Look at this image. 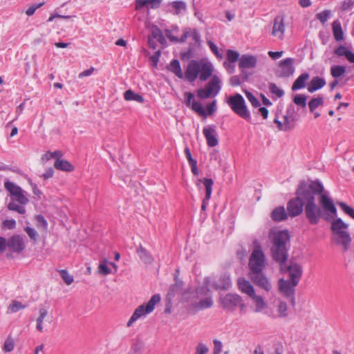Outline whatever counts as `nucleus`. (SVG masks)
Masks as SVG:
<instances>
[{
  "mask_svg": "<svg viewBox=\"0 0 354 354\" xmlns=\"http://www.w3.org/2000/svg\"><path fill=\"white\" fill-rule=\"evenodd\" d=\"M295 194L305 203L306 217L312 225H317L323 214L322 208L315 203L316 196L319 197V203L328 215L335 216L337 214L333 199L329 197L328 193L324 190V185L318 180L301 181Z\"/></svg>",
  "mask_w": 354,
  "mask_h": 354,
  "instance_id": "obj_1",
  "label": "nucleus"
},
{
  "mask_svg": "<svg viewBox=\"0 0 354 354\" xmlns=\"http://www.w3.org/2000/svg\"><path fill=\"white\" fill-rule=\"evenodd\" d=\"M269 239L271 242V255L277 263H286L290 248V236L288 230L270 231Z\"/></svg>",
  "mask_w": 354,
  "mask_h": 354,
  "instance_id": "obj_2",
  "label": "nucleus"
},
{
  "mask_svg": "<svg viewBox=\"0 0 354 354\" xmlns=\"http://www.w3.org/2000/svg\"><path fill=\"white\" fill-rule=\"evenodd\" d=\"M213 66L210 62L201 63L197 60H191L183 73L184 78L189 82H194L198 77L201 81H206L213 73Z\"/></svg>",
  "mask_w": 354,
  "mask_h": 354,
  "instance_id": "obj_3",
  "label": "nucleus"
},
{
  "mask_svg": "<svg viewBox=\"0 0 354 354\" xmlns=\"http://www.w3.org/2000/svg\"><path fill=\"white\" fill-rule=\"evenodd\" d=\"M348 227V225L340 218L334 220L330 226L333 234L332 241L335 244L342 245L344 252L349 249L352 241L350 233L347 231Z\"/></svg>",
  "mask_w": 354,
  "mask_h": 354,
  "instance_id": "obj_4",
  "label": "nucleus"
},
{
  "mask_svg": "<svg viewBox=\"0 0 354 354\" xmlns=\"http://www.w3.org/2000/svg\"><path fill=\"white\" fill-rule=\"evenodd\" d=\"M209 286L216 290H228L231 286L230 277L229 275L224 274L221 275L212 283L211 282L210 277H205L204 279V285L202 287L197 288L196 292L198 294L207 295V292L209 291Z\"/></svg>",
  "mask_w": 354,
  "mask_h": 354,
  "instance_id": "obj_5",
  "label": "nucleus"
},
{
  "mask_svg": "<svg viewBox=\"0 0 354 354\" xmlns=\"http://www.w3.org/2000/svg\"><path fill=\"white\" fill-rule=\"evenodd\" d=\"M227 103L237 115L248 122L251 120L250 111L247 108L243 97L241 94L236 93L231 95L227 100Z\"/></svg>",
  "mask_w": 354,
  "mask_h": 354,
  "instance_id": "obj_6",
  "label": "nucleus"
},
{
  "mask_svg": "<svg viewBox=\"0 0 354 354\" xmlns=\"http://www.w3.org/2000/svg\"><path fill=\"white\" fill-rule=\"evenodd\" d=\"M160 295L159 294H155L151 297L146 305L142 304L139 306L134 310L133 315L128 321L127 326L128 327L131 326L133 322L137 321L139 318L151 313L154 310L155 306L160 301Z\"/></svg>",
  "mask_w": 354,
  "mask_h": 354,
  "instance_id": "obj_7",
  "label": "nucleus"
},
{
  "mask_svg": "<svg viewBox=\"0 0 354 354\" xmlns=\"http://www.w3.org/2000/svg\"><path fill=\"white\" fill-rule=\"evenodd\" d=\"M250 274L261 272L266 267V256L261 247H257L252 251L248 262Z\"/></svg>",
  "mask_w": 354,
  "mask_h": 354,
  "instance_id": "obj_8",
  "label": "nucleus"
},
{
  "mask_svg": "<svg viewBox=\"0 0 354 354\" xmlns=\"http://www.w3.org/2000/svg\"><path fill=\"white\" fill-rule=\"evenodd\" d=\"M165 34L167 38L174 42H178V43H185L188 37H191L194 43H192V44L199 47L201 45V37L198 31L194 28H185L183 29V33L182 36L178 38L177 37L173 36L171 34V30L166 29L165 30Z\"/></svg>",
  "mask_w": 354,
  "mask_h": 354,
  "instance_id": "obj_9",
  "label": "nucleus"
},
{
  "mask_svg": "<svg viewBox=\"0 0 354 354\" xmlns=\"http://www.w3.org/2000/svg\"><path fill=\"white\" fill-rule=\"evenodd\" d=\"M221 82L218 77L214 75L211 80L205 86L197 90L196 94L199 99L203 100L210 97H215L219 93Z\"/></svg>",
  "mask_w": 354,
  "mask_h": 354,
  "instance_id": "obj_10",
  "label": "nucleus"
},
{
  "mask_svg": "<svg viewBox=\"0 0 354 354\" xmlns=\"http://www.w3.org/2000/svg\"><path fill=\"white\" fill-rule=\"evenodd\" d=\"M280 271L282 273H288L289 279L288 280L292 281L294 285H298L303 273L301 266L295 262H290L288 265L286 263L279 264Z\"/></svg>",
  "mask_w": 354,
  "mask_h": 354,
  "instance_id": "obj_11",
  "label": "nucleus"
},
{
  "mask_svg": "<svg viewBox=\"0 0 354 354\" xmlns=\"http://www.w3.org/2000/svg\"><path fill=\"white\" fill-rule=\"evenodd\" d=\"M297 285H294L292 281L288 279L281 278L278 281L279 292L283 297L290 299L292 306L295 305V287Z\"/></svg>",
  "mask_w": 354,
  "mask_h": 354,
  "instance_id": "obj_12",
  "label": "nucleus"
},
{
  "mask_svg": "<svg viewBox=\"0 0 354 354\" xmlns=\"http://www.w3.org/2000/svg\"><path fill=\"white\" fill-rule=\"evenodd\" d=\"M293 63L294 59L291 57L281 60L279 62L278 68L275 71V75L278 77H290L295 72Z\"/></svg>",
  "mask_w": 354,
  "mask_h": 354,
  "instance_id": "obj_13",
  "label": "nucleus"
},
{
  "mask_svg": "<svg viewBox=\"0 0 354 354\" xmlns=\"http://www.w3.org/2000/svg\"><path fill=\"white\" fill-rule=\"evenodd\" d=\"M240 298L237 294L227 293L221 299V306L227 312H234L240 304Z\"/></svg>",
  "mask_w": 354,
  "mask_h": 354,
  "instance_id": "obj_14",
  "label": "nucleus"
},
{
  "mask_svg": "<svg viewBox=\"0 0 354 354\" xmlns=\"http://www.w3.org/2000/svg\"><path fill=\"white\" fill-rule=\"evenodd\" d=\"M7 248L13 252L21 253L26 248L24 237L19 234H14L7 240Z\"/></svg>",
  "mask_w": 354,
  "mask_h": 354,
  "instance_id": "obj_15",
  "label": "nucleus"
},
{
  "mask_svg": "<svg viewBox=\"0 0 354 354\" xmlns=\"http://www.w3.org/2000/svg\"><path fill=\"white\" fill-rule=\"evenodd\" d=\"M305 203L296 195V197L290 199L287 203L288 214L291 217L299 216L304 210Z\"/></svg>",
  "mask_w": 354,
  "mask_h": 354,
  "instance_id": "obj_16",
  "label": "nucleus"
},
{
  "mask_svg": "<svg viewBox=\"0 0 354 354\" xmlns=\"http://www.w3.org/2000/svg\"><path fill=\"white\" fill-rule=\"evenodd\" d=\"M184 97L185 104L187 106H191L192 109L201 116L206 117V111L202 104L195 100L194 95L192 93L185 92Z\"/></svg>",
  "mask_w": 354,
  "mask_h": 354,
  "instance_id": "obj_17",
  "label": "nucleus"
},
{
  "mask_svg": "<svg viewBox=\"0 0 354 354\" xmlns=\"http://www.w3.org/2000/svg\"><path fill=\"white\" fill-rule=\"evenodd\" d=\"M250 276L253 283L260 288L266 290L268 292L272 290V284L263 272L250 274Z\"/></svg>",
  "mask_w": 354,
  "mask_h": 354,
  "instance_id": "obj_18",
  "label": "nucleus"
},
{
  "mask_svg": "<svg viewBox=\"0 0 354 354\" xmlns=\"http://www.w3.org/2000/svg\"><path fill=\"white\" fill-rule=\"evenodd\" d=\"M203 133L207 140V144L210 147L218 145V140L217 138V133L214 126H207L203 128Z\"/></svg>",
  "mask_w": 354,
  "mask_h": 354,
  "instance_id": "obj_19",
  "label": "nucleus"
},
{
  "mask_svg": "<svg viewBox=\"0 0 354 354\" xmlns=\"http://www.w3.org/2000/svg\"><path fill=\"white\" fill-rule=\"evenodd\" d=\"M284 30L285 26L283 17L278 15L274 19L272 35L282 39L283 37Z\"/></svg>",
  "mask_w": 354,
  "mask_h": 354,
  "instance_id": "obj_20",
  "label": "nucleus"
},
{
  "mask_svg": "<svg viewBox=\"0 0 354 354\" xmlns=\"http://www.w3.org/2000/svg\"><path fill=\"white\" fill-rule=\"evenodd\" d=\"M257 64V58L252 55H243L239 58V67L243 68H254Z\"/></svg>",
  "mask_w": 354,
  "mask_h": 354,
  "instance_id": "obj_21",
  "label": "nucleus"
},
{
  "mask_svg": "<svg viewBox=\"0 0 354 354\" xmlns=\"http://www.w3.org/2000/svg\"><path fill=\"white\" fill-rule=\"evenodd\" d=\"M198 181L201 182L202 180L199 179ZM203 185L205 188V196L203 200L201 209L205 211L207 209V205L208 204V201L211 198L212 192V186L214 184L213 180L212 178H205L203 180Z\"/></svg>",
  "mask_w": 354,
  "mask_h": 354,
  "instance_id": "obj_22",
  "label": "nucleus"
},
{
  "mask_svg": "<svg viewBox=\"0 0 354 354\" xmlns=\"http://www.w3.org/2000/svg\"><path fill=\"white\" fill-rule=\"evenodd\" d=\"M333 53L338 57H344L349 63L354 64V53L344 45H339L334 49Z\"/></svg>",
  "mask_w": 354,
  "mask_h": 354,
  "instance_id": "obj_23",
  "label": "nucleus"
},
{
  "mask_svg": "<svg viewBox=\"0 0 354 354\" xmlns=\"http://www.w3.org/2000/svg\"><path fill=\"white\" fill-rule=\"evenodd\" d=\"M174 281L175 283L169 287L167 292V297L169 299L174 298L176 294L180 293L183 290V281L178 278L177 274H175Z\"/></svg>",
  "mask_w": 354,
  "mask_h": 354,
  "instance_id": "obj_24",
  "label": "nucleus"
},
{
  "mask_svg": "<svg viewBox=\"0 0 354 354\" xmlns=\"http://www.w3.org/2000/svg\"><path fill=\"white\" fill-rule=\"evenodd\" d=\"M237 282L239 288L242 292L248 295L250 297L254 295L255 291L254 287L252 286L249 281L245 279L244 278H239Z\"/></svg>",
  "mask_w": 354,
  "mask_h": 354,
  "instance_id": "obj_25",
  "label": "nucleus"
},
{
  "mask_svg": "<svg viewBox=\"0 0 354 354\" xmlns=\"http://www.w3.org/2000/svg\"><path fill=\"white\" fill-rule=\"evenodd\" d=\"M288 214L283 206L274 208L271 212V218L275 222H281L288 218Z\"/></svg>",
  "mask_w": 354,
  "mask_h": 354,
  "instance_id": "obj_26",
  "label": "nucleus"
},
{
  "mask_svg": "<svg viewBox=\"0 0 354 354\" xmlns=\"http://www.w3.org/2000/svg\"><path fill=\"white\" fill-rule=\"evenodd\" d=\"M136 252L139 256L140 259L146 264H150L153 261V258L149 251H147L142 245L136 248Z\"/></svg>",
  "mask_w": 354,
  "mask_h": 354,
  "instance_id": "obj_27",
  "label": "nucleus"
},
{
  "mask_svg": "<svg viewBox=\"0 0 354 354\" xmlns=\"http://www.w3.org/2000/svg\"><path fill=\"white\" fill-rule=\"evenodd\" d=\"M326 85V81L324 78H321L318 76L314 77L311 80L308 86V91L310 93H313Z\"/></svg>",
  "mask_w": 354,
  "mask_h": 354,
  "instance_id": "obj_28",
  "label": "nucleus"
},
{
  "mask_svg": "<svg viewBox=\"0 0 354 354\" xmlns=\"http://www.w3.org/2000/svg\"><path fill=\"white\" fill-rule=\"evenodd\" d=\"M310 78V75L308 73L301 74L294 82L292 86L293 91L303 88L306 86V81Z\"/></svg>",
  "mask_w": 354,
  "mask_h": 354,
  "instance_id": "obj_29",
  "label": "nucleus"
},
{
  "mask_svg": "<svg viewBox=\"0 0 354 354\" xmlns=\"http://www.w3.org/2000/svg\"><path fill=\"white\" fill-rule=\"evenodd\" d=\"M168 70L172 72L175 75H176L180 79L184 78V75L181 69V66L180 64V62L175 59H173L169 65L167 67Z\"/></svg>",
  "mask_w": 354,
  "mask_h": 354,
  "instance_id": "obj_30",
  "label": "nucleus"
},
{
  "mask_svg": "<svg viewBox=\"0 0 354 354\" xmlns=\"http://www.w3.org/2000/svg\"><path fill=\"white\" fill-rule=\"evenodd\" d=\"M332 30L335 39L339 41L344 39V32L341 23L339 20H335L332 24Z\"/></svg>",
  "mask_w": 354,
  "mask_h": 354,
  "instance_id": "obj_31",
  "label": "nucleus"
},
{
  "mask_svg": "<svg viewBox=\"0 0 354 354\" xmlns=\"http://www.w3.org/2000/svg\"><path fill=\"white\" fill-rule=\"evenodd\" d=\"M54 167L57 169L64 171H72L74 170V167L68 160L60 159V158L56 159Z\"/></svg>",
  "mask_w": 354,
  "mask_h": 354,
  "instance_id": "obj_32",
  "label": "nucleus"
},
{
  "mask_svg": "<svg viewBox=\"0 0 354 354\" xmlns=\"http://www.w3.org/2000/svg\"><path fill=\"white\" fill-rule=\"evenodd\" d=\"M124 98L127 101H136L140 103H142L144 102V97L138 94L135 93L132 90L129 89L126 91L124 93Z\"/></svg>",
  "mask_w": 354,
  "mask_h": 354,
  "instance_id": "obj_33",
  "label": "nucleus"
},
{
  "mask_svg": "<svg viewBox=\"0 0 354 354\" xmlns=\"http://www.w3.org/2000/svg\"><path fill=\"white\" fill-rule=\"evenodd\" d=\"M213 300L211 297H207L195 304L194 308L197 310L209 308L213 306Z\"/></svg>",
  "mask_w": 354,
  "mask_h": 354,
  "instance_id": "obj_34",
  "label": "nucleus"
},
{
  "mask_svg": "<svg viewBox=\"0 0 354 354\" xmlns=\"http://www.w3.org/2000/svg\"><path fill=\"white\" fill-rule=\"evenodd\" d=\"M250 298L252 299L255 304V312H261L266 307V303L261 296L257 295L254 293Z\"/></svg>",
  "mask_w": 354,
  "mask_h": 354,
  "instance_id": "obj_35",
  "label": "nucleus"
},
{
  "mask_svg": "<svg viewBox=\"0 0 354 354\" xmlns=\"http://www.w3.org/2000/svg\"><path fill=\"white\" fill-rule=\"evenodd\" d=\"M4 187L12 196L22 189L19 186L17 185L12 182H10L8 180L5 181Z\"/></svg>",
  "mask_w": 354,
  "mask_h": 354,
  "instance_id": "obj_36",
  "label": "nucleus"
},
{
  "mask_svg": "<svg viewBox=\"0 0 354 354\" xmlns=\"http://www.w3.org/2000/svg\"><path fill=\"white\" fill-rule=\"evenodd\" d=\"M346 72V66L335 65L330 68V74L335 78H339Z\"/></svg>",
  "mask_w": 354,
  "mask_h": 354,
  "instance_id": "obj_37",
  "label": "nucleus"
},
{
  "mask_svg": "<svg viewBox=\"0 0 354 354\" xmlns=\"http://www.w3.org/2000/svg\"><path fill=\"white\" fill-rule=\"evenodd\" d=\"M151 36L153 39H156L160 44H164L166 43L165 38L161 30L157 26H154L152 29Z\"/></svg>",
  "mask_w": 354,
  "mask_h": 354,
  "instance_id": "obj_38",
  "label": "nucleus"
},
{
  "mask_svg": "<svg viewBox=\"0 0 354 354\" xmlns=\"http://www.w3.org/2000/svg\"><path fill=\"white\" fill-rule=\"evenodd\" d=\"M169 4L175 10L176 15H179L182 10L185 11L187 10V5L183 1H174Z\"/></svg>",
  "mask_w": 354,
  "mask_h": 354,
  "instance_id": "obj_39",
  "label": "nucleus"
},
{
  "mask_svg": "<svg viewBox=\"0 0 354 354\" xmlns=\"http://www.w3.org/2000/svg\"><path fill=\"white\" fill-rule=\"evenodd\" d=\"M324 104V100L321 97H313L308 102V107L310 112H314L315 110Z\"/></svg>",
  "mask_w": 354,
  "mask_h": 354,
  "instance_id": "obj_40",
  "label": "nucleus"
},
{
  "mask_svg": "<svg viewBox=\"0 0 354 354\" xmlns=\"http://www.w3.org/2000/svg\"><path fill=\"white\" fill-rule=\"evenodd\" d=\"M26 307V305H23L21 302L14 300L12 301V303L9 305L8 308V312L14 313H17L21 309H24Z\"/></svg>",
  "mask_w": 354,
  "mask_h": 354,
  "instance_id": "obj_41",
  "label": "nucleus"
},
{
  "mask_svg": "<svg viewBox=\"0 0 354 354\" xmlns=\"http://www.w3.org/2000/svg\"><path fill=\"white\" fill-rule=\"evenodd\" d=\"M7 207L9 210L17 212L20 214H24L26 213L25 207L22 205H19L15 203L14 201H12L10 203H8Z\"/></svg>",
  "mask_w": 354,
  "mask_h": 354,
  "instance_id": "obj_42",
  "label": "nucleus"
},
{
  "mask_svg": "<svg viewBox=\"0 0 354 354\" xmlns=\"http://www.w3.org/2000/svg\"><path fill=\"white\" fill-rule=\"evenodd\" d=\"M331 16V11L330 10H324L321 12L316 15V19H318L322 24H324L328 19Z\"/></svg>",
  "mask_w": 354,
  "mask_h": 354,
  "instance_id": "obj_43",
  "label": "nucleus"
},
{
  "mask_svg": "<svg viewBox=\"0 0 354 354\" xmlns=\"http://www.w3.org/2000/svg\"><path fill=\"white\" fill-rule=\"evenodd\" d=\"M306 100H307V97L305 95H302V94L295 95L292 100L293 102L295 104H297V106H299L302 108L306 107Z\"/></svg>",
  "mask_w": 354,
  "mask_h": 354,
  "instance_id": "obj_44",
  "label": "nucleus"
},
{
  "mask_svg": "<svg viewBox=\"0 0 354 354\" xmlns=\"http://www.w3.org/2000/svg\"><path fill=\"white\" fill-rule=\"evenodd\" d=\"M62 156V153L60 151H55L53 152L47 151L43 156L41 157V160L44 162L48 161L50 158H59Z\"/></svg>",
  "mask_w": 354,
  "mask_h": 354,
  "instance_id": "obj_45",
  "label": "nucleus"
},
{
  "mask_svg": "<svg viewBox=\"0 0 354 354\" xmlns=\"http://www.w3.org/2000/svg\"><path fill=\"white\" fill-rule=\"evenodd\" d=\"M12 196L15 197V201H17L22 205H25L29 202L28 198L24 195V191L23 189L18 192L17 194Z\"/></svg>",
  "mask_w": 354,
  "mask_h": 354,
  "instance_id": "obj_46",
  "label": "nucleus"
},
{
  "mask_svg": "<svg viewBox=\"0 0 354 354\" xmlns=\"http://www.w3.org/2000/svg\"><path fill=\"white\" fill-rule=\"evenodd\" d=\"M245 94L248 100V101L251 103L252 106L254 108H258L261 106L260 102L259 100L250 92L248 91H245Z\"/></svg>",
  "mask_w": 354,
  "mask_h": 354,
  "instance_id": "obj_47",
  "label": "nucleus"
},
{
  "mask_svg": "<svg viewBox=\"0 0 354 354\" xmlns=\"http://www.w3.org/2000/svg\"><path fill=\"white\" fill-rule=\"evenodd\" d=\"M337 205L341 207L342 211L345 212L346 214L350 216L352 218L354 219V209L348 205L346 203L344 202H339Z\"/></svg>",
  "mask_w": 354,
  "mask_h": 354,
  "instance_id": "obj_48",
  "label": "nucleus"
},
{
  "mask_svg": "<svg viewBox=\"0 0 354 354\" xmlns=\"http://www.w3.org/2000/svg\"><path fill=\"white\" fill-rule=\"evenodd\" d=\"M296 120H292V118H290L288 115H283V125H284V131H288L291 130L294 127V123Z\"/></svg>",
  "mask_w": 354,
  "mask_h": 354,
  "instance_id": "obj_49",
  "label": "nucleus"
},
{
  "mask_svg": "<svg viewBox=\"0 0 354 354\" xmlns=\"http://www.w3.org/2000/svg\"><path fill=\"white\" fill-rule=\"evenodd\" d=\"M277 312L281 317H285L288 315V306L285 301L279 302L277 306Z\"/></svg>",
  "mask_w": 354,
  "mask_h": 354,
  "instance_id": "obj_50",
  "label": "nucleus"
},
{
  "mask_svg": "<svg viewBox=\"0 0 354 354\" xmlns=\"http://www.w3.org/2000/svg\"><path fill=\"white\" fill-rule=\"evenodd\" d=\"M270 91L278 97H281L284 95L283 91L278 87L274 83L269 84Z\"/></svg>",
  "mask_w": 354,
  "mask_h": 354,
  "instance_id": "obj_51",
  "label": "nucleus"
},
{
  "mask_svg": "<svg viewBox=\"0 0 354 354\" xmlns=\"http://www.w3.org/2000/svg\"><path fill=\"white\" fill-rule=\"evenodd\" d=\"M59 272L61 277L67 285H70L73 282V277L71 275L67 270H61Z\"/></svg>",
  "mask_w": 354,
  "mask_h": 354,
  "instance_id": "obj_52",
  "label": "nucleus"
},
{
  "mask_svg": "<svg viewBox=\"0 0 354 354\" xmlns=\"http://www.w3.org/2000/svg\"><path fill=\"white\" fill-rule=\"evenodd\" d=\"M108 261L104 259L99 265V273L103 275H107L111 273V269L107 266Z\"/></svg>",
  "mask_w": 354,
  "mask_h": 354,
  "instance_id": "obj_53",
  "label": "nucleus"
},
{
  "mask_svg": "<svg viewBox=\"0 0 354 354\" xmlns=\"http://www.w3.org/2000/svg\"><path fill=\"white\" fill-rule=\"evenodd\" d=\"M227 59L230 63H234L237 60L239 61V54L236 51L228 50L227 51Z\"/></svg>",
  "mask_w": 354,
  "mask_h": 354,
  "instance_id": "obj_54",
  "label": "nucleus"
},
{
  "mask_svg": "<svg viewBox=\"0 0 354 354\" xmlns=\"http://www.w3.org/2000/svg\"><path fill=\"white\" fill-rule=\"evenodd\" d=\"M15 347V342L14 339L10 337H8L3 344V351L5 352H10L14 349Z\"/></svg>",
  "mask_w": 354,
  "mask_h": 354,
  "instance_id": "obj_55",
  "label": "nucleus"
},
{
  "mask_svg": "<svg viewBox=\"0 0 354 354\" xmlns=\"http://www.w3.org/2000/svg\"><path fill=\"white\" fill-rule=\"evenodd\" d=\"M354 7V0H345L342 2L340 10L342 11L351 10Z\"/></svg>",
  "mask_w": 354,
  "mask_h": 354,
  "instance_id": "obj_56",
  "label": "nucleus"
},
{
  "mask_svg": "<svg viewBox=\"0 0 354 354\" xmlns=\"http://www.w3.org/2000/svg\"><path fill=\"white\" fill-rule=\"evenodd\" d=\"M24 230L30 239H32L34 242H36L39 236L37 232L34 228L30 227H26Z\"/></svg>",
  "mask_w": 354,
  "mask_h": 354,
  "instance_id": "obj_57",
  "label": "nucleus"
},
{
  "mask_svg": "<svg viewBox=\"0 0 354 354\" xmlns=\"http://www.w3.org/2000/svg\"><path fill=\"white\" fill-rule=\"evenodd\" d=\"M45 4V2L43 1L41 3H39L38 4H34V5H32L31 6H30L26 10V14L28 15V16H32L34 15V13L35 12V11L37 10V9L41 8L42 6H44Z\"/></svg>",
  "mask_w": 354,
  "mask_h": 354,
  "instance_id": "obj_58",
  "label": "nucleus"
},
{
  "mask_svg": "<svg viewBox=\"0 0 354 354\" xmlns=\"http://www.w3.org/2000/svg\"><path fill=\"white\" fill-rule=\"evenodd\" d=\"M145 7H147L149 9L148 0H135V9L136 10H141Z\"/></svg>",
  "mask_w": 354,
  "mask_h": 354,
  "instance_id": "obj_59",
  "label": "nucleus"
},
{
  "mask_svg": "<svg viewBox=\"0 0 354 354\" xmlns=\"http://www.w3.org/2000/svg\"><path fill=\"white\" fill-rule=\"evenodd\" d=\"M207 44L212 52L219 58H222V54L219 52L218 47L210 40L207 41Z\"/></svg>",
  "mask_w": 354,
  "mask_h": 354,
  "instance_id": "obj_60",
  "label": "nucleus"
},
{
  "mask_svg": "<svg viewBox=\"0 0 354 354\" xmlns=\"http://www.w3.org/2000/svg\"><path fill=\"white\" fill-rule=\"evenodd\" d=\"M3 227L9 230H13L16 227V221L15 219H6L3 222Z\"/></svg>",
  "mask_w": 354,
  "mask_h": 354,
  "instance_id": "obj_61",
  "label": "nucleus"
},
{
  "mask_svg": "<svg viewBox=\"0 0 354 354\" xmlns=\"http://www.w3.org/2000/svg\"><path fill=\"white\" fill-rule=\"evenodd\" d=\"M206 115H212L216 109V101L214 100L212 102L209 103L206 106Z\"/></svg>",
  "mask_w": 354,
  "mask_h": 354,
  "instance_id": "obj_62",
  "label": "nucleus"
},
{
  "mask_svg": "<svg viewBox=\"0 0 354 354\" xmlns=\"http://www.w3.org/2000/svg\"><path fill=\"white\" fill-rule=\"evenodd\" d=\"M208 348L203 343H199L196 348V354H207Z\"/></svg>",
  "mask_w": 354,
  "mask_h": 354,
  "instance_id": "obj_63",
  "label": "nucleus"
},
{
  "mask_svg": "<svg viewBox=\"0 0 354 354\" xmlns=\"http://www.w3.org/2000/svg\"><path fill=\"white\" fill-rule=\"evenodd\" d=\"M214 354H220L222 350L223 344L222 342L218 339L214 340Z\"/></svg>",
  "mask_w": 354,
  "mask_h": 354,
  "instance_id": "obj_64",
  "label": "nucleus"
}]
</instances>
